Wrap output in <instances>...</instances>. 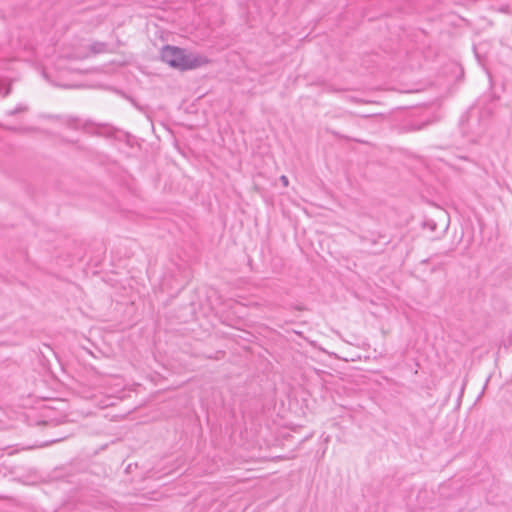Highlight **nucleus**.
Returning a JSON list of instances; mask_svg holds the SVG:
<instances>
[{
  "instance_id": "nucleus-1",
  "label": "nucleus",
  "mask_w": 512,
  "mask_h": 512,
  "mask_svg": "<svg viewBox=\"0 0 512 512\" xmlns=\"http://www.w3.org/2000/svg\"><path fill=\"white\" fill-rule=\"evenodd\" d=\"M161 59L170 67L180 71L193 70L209 62L206 57L200 54L172 45H166L162 48Z\"/></svg>"
},
{
  "instance_id": "nucleus-2",
  "label": "nucleus",
  "mask_w": 512,
  "mask_h": 512,
  "mask_svg": "<svg viewBox=\"0 0 512 512\" xmlns=\"http://www.w3.org/2000/svg\"><path fill=\"white\" fill-rule=\"evenodd\" d=\"M489 117L490 111L487 109H472L467 118V123L472 133L477 136L482 135L488 127Z\"/></svg>"
},
{
  "instance_id": "nucleus-3",
  "label": "nucleus",
  "mask_w": 512,
  "mask_h": 512,
  "mask_svg": "<svg viewBox=\"0 0 512 512\" xmlns=\"http://www.w3.org/2000/svg\"><path fill=\"white\" fill-rule=\"evenodd\" d=\"M429 57H430V55L419 52L418 50L409 52V53H407L406 65L410 69L419 68L422 65L421 58L427 59Z\"/></svg>"
},
{
  "instance_id": "nucleus-4",
  "label": "nucleus",
  "mask_w": 512,
  "mask_h": 512,
  "mask_svg": "<svg viewBox=\"0 0 512 512\" xmlns=\"http://www.w3.org/2000/svg\"><path fill=\"white\" fill-rule=\"evenodd\" d=\"M115 48H116V45L110 44V43H107V42H94L90 46V50L94 54L111 53V52H113L115 50Z\"/></svg>"
},
{
  "instance_id": "nucleus-5",
  "label": "nucleus",
  "mask_w": 512,
  "mask_h": 512,
  "mask_svg": "<svg viewBox=\"0 0 512 512\" xmlns=\"http://www.w3.org/2000/svg\"><path fill=\"white\" fill-rule=\"evenodd\" d=\"M28 110V107L24 104H18L14 109L7 111L8 116H14L16 114L25 112Z\"/></svg>"
},
{
  "instance_id": "nucleus-6",
  "label": "nucleus",
  "mask_w": 512,
  "mask_h": 512,
  "mask_svg": "<svg viewBox=\"0 0 512 512\" xmlns=\"http://www.w3.org/2000/svg\"><path fill=\"white\" fill-rule=\"evenodd\" d=\"M12 91V87L10 84L6 85L4 88H0V93L3 97H7Z\"/></svg>"
},
{
  "instance_id": "nucleus-7",
  "label": "nucleus",
  "mask_w": 512,
  "mask_h": 512,
  "mask_svg": "<svg viewBox=\"0 0 512 512\" xmlns=\"http://www.w3.org/2000/svg\"><path fill=\"white\" fill-rule=\"evenodd\" d=\"M364 240L367 242H370L372 245H375L378 243V240L373 237H365Z\"/></svg>"
},
{
  "instance_id": "nucleus-8",
  "label": "nucleus",
  "mask_w": 512,
  "mask_h": 512,
  "mask_svg": "<svg viewBox=\"0 0 512 512\" xmlns=\"http://www.w3.org/2000/svg\"><path fill=\"white\" fill-rule=\"evenodd\" d=\"M379 239H383L384 241L382 242V246H386L387 244H389L390 240L386 238V236L384 235H379L378 237Z\"/></svg>"
},
{
  "instance_id": "nucleus-9",
  "label": "nucleus",
  "mask_w": 512,
  "mask_h": 512,
  "mask_svg": "<svg viewBox=\"0 0 512 512\" xmlns=\"http://www.w3.org/2000/svg\"><path fill=\"white\" fill-rule=\"evenodd\" d=\"M281 181L283 182V184H284L285 186H287V185H288V178H287L286 176H284V175H283V176H281Z\"/></svg>"
},
{
  "instance_id": "nucleus-10",
  "label": "nucleus",
  "mask_w": 512,
  "mask_h": 512,
  "mask_svg": "<svg viewBox=\"0 0 512 512\" xmlns=\"http://www.w3.org/2000/svg\"><path fill=\"white\" fill-rule=\"evenodd\" d=\"M474 2H476V0H465L464 4L465 5H469V4L474 3Z\"/></svg>"
},
{
  "instance_id": "nucleus-11",
  "label": "nucleus",
  "mask_w": 512,
  "mask_h": 512,
  "mask_svg": "<svg viewBox=\"0 0 512 512\" xmlns=\"http://www.w3.org/2000/svg\"><path fill=\"white\" fill-rule=\"evenodd\" d=\"M8 130L16 131L17 129L15 127H7Z\"/></svg>"
},
{
  "instance_id": "nucleus-12",
  "label": "nucleus",
  "mask_w": 512,
  "mask_h": 512,
  "mask_svg": "<svg viewBox=\"0 0 512 512\" xmlns=\"http://www.w3.org/2000/svg\"><path fill=\"white\" fill-rule=\"evenodd\" d=\"M333 134H334L335 136H337V137H341V136H340L338 133H336V132H333Z\"/></svg>"
}]
</instances>
